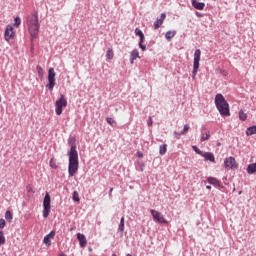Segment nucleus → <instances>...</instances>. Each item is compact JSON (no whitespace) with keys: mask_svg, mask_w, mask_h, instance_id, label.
<instances>
[{"mask_svg":"<svg viewBox=\"0 0 256 256\" xmlns=\"http://www.w3.org/2000/svg\"><path fill=\"white\" fill-rule=\"evenodd\" d=\"M69 157L68 174L69 177H75L79 171V153L77 152V145L73 144L67 153Z\"/></svg>","mask_w":256,"mask_h":256,"instance_id":"f257e3e1","label":"nucleus"},{"mask_svg":"<svg viewBox=\"0 0 256 256\" xmlns=\"http://www.w3.org/2000/svg\"><path fill=\"white\" fill-rule=\"evenodd\" d=\"M26 25L28 27L31 39H37L39 29L41 28V24L39 23V14L34 12L28 15L26 18Z\"/></svg>","mask_w":256,"mask_h":256,"instance_id":"f03ea898","label":"nucleus"},{"mask_svg":"<svg viewBox=\"0 0 256 256\" xmlns=\"http://www.w3.org/2000/svg\"><path fill=\"white\" fill-rule=\"evenodd\" d=\"M215 105L222 117H229L231 115L229 103L225 100V97H215Z\"/></svg>","mask_w":256,"mask_h":256,"instance_id":"7ed1b4c3","label":"nucleus"},{"mask_svg":"<svg viewBox=\"0 0 256 256\" xmlns=\"http://www.w3.org/2000/svg\"><path fill=\"white\" fill-rule=\"evenodd\" d=\"M49 213H51V195L49 192H46L43 200V217L47 219L49 217Z\"/></svg>","mask_w":256,"mask_h":256,"instance_id":"20e7f679","label":"nucleus"},{"mask_svg":"<svg viewBox=\"0 0 256 256\" xmlns=\"http://www.w3.org/2000/svg\"><path fill=\"white\" fill-rule=\"evenodd\" d=\"M200 61H201V50L196 49L194 52V63H193V70H192L193 79H195V75H197V71H199Z\"/></svg>","mask_w":256,"mask_h":256,"instance_id":"39448f33","label":"nucleus"},{"mask_svg":"<svg viewBox=\"0 0 256 256\" xmlns=\"http://www.w3.org/2000/svg\"><path fill=\"white\" fill-rule=\"evenodd\" d=\"M65 107H67V100L65 99V97H61L55 103L56 115H61V113H63V109H65Z\"/></svg>","mask_w":256,"mask_h":256,"instance_id":"423d86ee","label":"nucleus"},{"mask_svg":"<svg viewBox=\"0 0 256 256\" xmlns=\"http://www.w3.org/2000/svg\"><path fill=\"white\" fill-rule=\"evenodd\" d=\"M48 81L49 83L46 85V87L51 91L53 90V87H55V69L54 68H49L48 70Z\"/></svg>","mask_w":256,"mask_h":256,"instance_id":"0eeeda50","label":"nucleus"},{"mask_svg":"<svg viewBox=\"0 0 256 256\" xmlns=\"http://www.w3.org/2000/svg\"><path fill=\"white\" fill-rule=\"evenodd\" d=\"M150 213H151L154 221H157V223L167 224V220L165 219L163 214H161V212L152 209V210H150Z\"/></svg>","mask_w":256,"mask_h":256,"instance_id":"6e6552de","label":"nucleus"},{"mask_svg":"<svg viewBox=\"0 0 256 256\" xmlns=\"http://www.w3.org/2000/svg\"><path fill=\"white\" fill-rule=\"evenodd\" d=\"M224 166L226 169H237V162L233 157H228L224 160Z\"/></svg>","mask_w":256,"mask_h":256,"instance_id":"1a4fd4ad","label":"nucleus"},{"mask_svg":"<svg viewBox=\"0 0 256 256\" xmlns=\"http://www.w3.org/2000/svg\"><path fill=\"white\" fill-rule=\"evenodd\" d=\"M211 137V132L207 130L205 126L201 127V137L200 141L203 143L205 141H209V138Z\"/></svg>","mask_w":256,"mask_h":256,"instance_id":"9d476101","label":"nucleus"},{"mask_svg":"<svg viewBox=\"0 0 256 256\" xmlns=\"http://www.w3.org/2000/svg\"><path fill=\"white\" fill-rule=\"evenodd\" d=\"M13 35H15V32H13V25L8 24L6 26L5 32H4V37L6 41L11 40V37H13Z\"/></svg>","mask_w":256,"mask_h":256,"instance_id":"9b49d317","label":"nucleus"},{"mask_svg":"<svg viewBox=\"0 0 256 256\" xmlns=\"http://www.w3.org/2000/svg\"><path fill=\"white\" fill-rule=\"evenodd\" d=\"M55 235V230H52L48 235L44 237L43 243L46 245V247H51V240L55 237Z\"/></svg>","mask_w":256,"mask_h":256,"instance_id":"f8f14e48","label":"nucleus"},{"mask_svg":"<svg viewBox=\"0 0 256 256\" xmlns=\"http://www.w3.org/2000/svg\"><path fill=\"white\" fill-rule=\"evenodd\" d=\"M166 14L162 13L159 18H157L154 22V28L159 29L161 25H163V21H165Z\"/></svg>","mask_w":256,"mask_h":256,"instance_id":"ddd939ff","label":"nucleus"},{"mask_svg":"<svg viewBox=\"0 0 256 256\" xmlns=\"http://www.w3.org/2000/svg\"><path fill=\"white\" fill-rule=\"evenodd\" d=\"M192 7H194V9H197L198 11H203L205 9V3L197 2V0H194L192 2Z\"/></svg>","mask_w":256,"mask_h":256,"instance_id":"4468645a","label":"nucleus"},{"mask_svg":"<svg viewBox=\"0 0 256 256\" xmlns=\"http://www.w3.org/2000/svg\"><path fill=\"white\" fill-rule=\"evenodd\" d=\"M202 157H204L205 161H210V163H215V156L211 152L203 153Z\"/></svg>","mask_w":256,"mask_h":256,"instance_id":"2eb2a0df","label":"nucleus"},{"mask_svg":"<svg viewBox=\"0 0 256 256\" xmlns=\"http://www.w3.org/2000/svg\"><path fill=\"white\" fill-rule=\"evenodd\" d=\"M207 182L214 187H221V182H219L215 177H208Z\"/></svg>","mask_w":256,"mask_h":256,"instance_id":"dca6fc26","label":"nucleus"},{"mask_svg":"<svg viewBox=\"0 0 256 256\" xmlns=\"http://www.w3.org/2000/svg\"><path fill=\"white\" fill-rule=\"evenodd\" d=\"M77 239L80 243V247H85L87 245V238L81 233L77 234Z\"/></svg>","mask_w":256,"mask_h":256,"instance_id":"f3484780","label":"nucleus"},{"mask_svg":"<svg viewBox=\"0 0 256 256\" xmlns=\"http://www.w3.org/2000/svg\"><path fill=\"white\" fill-rule=\"evenodd\" d=\"M247 173H248L249 175H253V174L256 173V162L248 165V167H247Z\"/></svg>","mask_w":256,"mask_h":256,"instance_id":"a211bd4d","label":"nucleus"},{"mask_svg":"<svg viewBox=\"0 0 256 256\" xmlns=\"http://www.w3.org/2000/svg\"><path fill=\"white\" fill-rule=\"evenodd\" d=\"M246 135L247 137H250L251 135H256V125L248 127L246 129Z\"/></svg>","mask_w":256,"mask_h":256,"instance_id":"6ab92c4d","label":"nucleus"},{"mask_svg":"<svg viewBox=\"0 0 256 256\" xmlns=\"http://www.w3.org/2000/svg\"><path fill=\"white\" fill-rule=\"evenodd\" d=\"M139 57V51L137 49H134L130 54V63H133L135 59H138Z\"/></svg>","mask_w":256,"mask_h":256,"instance_id":"aec40b11","label":"nucleus"},{"mask_svg":"<svg viewBox=\"0 0 256 256\" xmlns=\"http://www.w3.org/2000/svg\"><path fill=\"white\" fill-rule=\"evenodd\" d=\"M139 48L141 49V51H146L147 50V46L143 44V41H145V34L142 36H139Z\"/></svg>","mask_w":256,"mask_h":256,"instance_id":"412c9836","label":"nucleus"},{"mask_svg":"<svg viewBox=\"0 0 256 256\" xmlns=\"http://www.w3.org/2000/svg\"><path fill=\"white\" fill-rule=\"evenodd\" d=\"M175 35H177V31H167L165 34V38L167 39V41H171L172 38L175 37Z\"/></svg>","mask_w":256,"mask_h":256,"instance_id":"4be33fe9","label":"nucleus"},{"mask_svg":"<svg viewBox=\"0 0 256 256\" xmlns=\"http://www.w3.org/2000/svg\"><path fill=\"white\" fill-rule=\"evenodd\" d=\"M5 219L6 221H8V223H11V221H13V214L11 213V211L7 210L5 212Z\"/></svg>","mask_w":256,"mask_h":256,"instance_id":"5701e85b","label":"nucleus"},{"mask_svg":"<svg viewBox=\"0 0 256 256\" xmlns=\"http://www.w3.org/2000/svg\"><path fill=\"white\" fill-rule=\"evenodd\" d=\"M239 119L240 121H247V113H245L243 110L239 111Z\"/></svg>","mask_w":256,"mask_h":256,"instance_id":"b1692460","label":"nucleus"},{"mask_svg":"<svg viewBox=\"0 0 256 256\" xmlns=\"http://www.w3.org/2000/svg\"><path fill=\"white\" fill-rule=\"evenodd\" d=\"M167 153V144L160 145L159 147V154L160 155H165Z\"/></svg>","mask_w":256,"mask_h":256,"instance_id":"393cba45","label":"nucleus"},{"mask_svg":"<svg viewBox=\"0 0 256 256\" xmlns=\"http://www.w3.org/2000/svg\"><path fill=\"white\" fill-rule=\"evenodd\" d=\"M72 199L73 201H75L76 203H79L81 201V198H79V192L74 191L73 195H72Z\"/></svg>","mask_w":256,"mask_h":256,"instance_id":"a878e982","label":"nucleus"},{"mask_svg":"<svg viewBox=\"0 0 256 256\" xmlns=\"http://www.w3.org/2000/svg\"><path fill=\"white\" fill-rule=\"evenodd\" d=\"M192 149L197 155H200L201 157L203 156V151H201L197 146H192Z\"/></svg>","mask_w":256,"mask_h":256,"instance_id":"bb28decb","label":"nucleus"},{"mask_svg":"<svg viewBox=\"0 0 256 256\" xmlns=\"http://www.w3.org/2000/svg\"><path fill=\"white\" fill-rule=\"evenodd\" d=\"M107 59H113V49L109 48L106 53Z\"/></svg>","mask_w":256,"mask_h":256,"instance_id":"cd10ccee","label":"nucleus"},{"mask_svg":"<svg viewBox=\"0 0 256 256\" xmlns=\"http://www.w3.org/2000/svg\"><path fill=\"white\" fill-rule=\"evenodd\" d=\"M189 129H190L189 125L185 124L183 131L180 132V135H185L187 131H189Z\"/></svg>","mask_w":256,"mask_h":256,"instance_id":"c85d7f7f","label":"nucleus"},{"mask_svg":"<svg viewBox=\"0 0 256 256\" xmlns=\"http://www.w3.org/2000/svg\"><path fill=\"white\" fill-rule=\"evenodd\" d=\"M135 35H137L138 37H142L144 34H143V31H141V29L139 28H136L135 31H134Z\"/></svg>","mask_w":256,"mask_h":256,"instance_id":"c756f323","label":"nucleus"},{"mask_svg":"<svg viewBox=\"0 0 256 256\" xmlns=\"http://www.w3.org/2000/svg\"><path fill=\"white\" fill-rule=\"evenodd\" d=\"M14 23H15L16 27H19V25H21V18L20 17H16L14 19Z\"/></svg>","mask_w":256,"mask_h":256,"instance_id":"7c9ffc66","label":"nucleus"},{"mask_svg":"<svg viewBox=\"0 0 256 256\" xmlns=\"http://www.w3.org/2000/svg\"><path fill=\"white\" fill-rule=\"evenodd\" d=\"M106 121L109 125H111L113 127V125H115V120L113 118H106Z\"/></svg>","mask_w":256,"mask_h":256,"instance_id":"2f4dec72","label":"nucleus"},{"mask_svg":"<svg viewBox=\"0 0 256 256\" xmlns=\"http://www.w3.org/2000/svg\"><path fill=\"white\" fill-rule=\"evenodd\" d=\"M50 167H52V169H57V164L55 163V160H50Z\"/></svg>","mask_w":256,"mask_h":256,"instance_id":"473e14b6","label":"nucleus"},{"mask_svg":"<svg viewBox=\"0 0 256 256\" xmlns=\"http://www.w3.org/2000/svg\"><path fill=\"white\" fill-rule=\"evenodd\" d=\"M5 225H6L5 219H0V229H5Z\"/></svg>","mask_w":256,"mask_h":256,"instance_id":"72a5a7b5","label":"nucleus"},{"mask_svg":"<svg viewBox=\"0 0 256 256\" xmlns=\"http://www.w3.org/2000/svg\"><path fill=\"white\" fill-rule=\"evenodd\" d=\"M118 231H120V233H123V231H125V224H119Z\"/></svg>","mask_w":256,"mask_h":256,"instance_id":"f704fd0d","label":"nucleus"},{"mask_svg":"<svg viewBox=\"0 0 256 256\" xmlns=\"http://www.w3.org/2000/svg\"><path fill=\"white\" fill-rule=\"evenodd\" d=\"M181 135H183V134H181V132L174 131V137L176 139H180Z\"/></svg>","mask_w":256,"mask_h":256,"instance_id":"c9c22d12","label":"nucleus"},{"mask_svg":"<svg viewBox=\"0 0 256 256\" xmlns=\"http://www.w3.org/2000/svg\"><path fill=\"white\" fill-rule=\"evenodd\" d=\"M6 239L5 237L0 236V245H5Z\"/></svg>","mask_w":256,"mask_h":256,"instance_id":"e433bc0d","label":"nucleus"},{"mask_svg":"<svg viewBox=\"0 0 256 256\" xmlns=\"http://www.w3.org/2000/svg\"><path fill=\"white\" fill-rule=\"evenodd\" d=\"M36 69H37L39 75H41V73H43V68H41V66H37Z\"/></svg>","mask_w":256,"mask_h":256,"instance_id":"4c0bfd02","label":"nucleus"},{"mask_svg":"<svg viewBox=\"0 0 256 256\" xmlns=\"http://www.w3.org/2000/svg\"><path fill=\"white\" fill-rule=\"evenodd\" d=\"M147 123H148V127H151V125H153V119L149 117Z\"/></svg>","mask_w":256,"mask_h":256,"instance_id":"58836bf2","label":"nucleus"},{"mask_svg":"<svg viewBox=\"0 0 256 256\" xmlns=\"http://www.w3.org/2000/svg\"><path fill=\"white\" fill-rule=\"evenodd\" d=\"M120 224L125 225V217H122V218L120 219Z\"/></svg>","mask_w":256,"mask_h":256,"instance_id":"ea45409f","label":"nucleus"},{"mask_svg":"<svg viewBox=\"0 0 256 256\" xmlns=\"http://www.w3.org/2000/svg\"><path fill=\"white\" fill-rule=\"evenodd\" d=\"M137 157H139V159L143 158V153L137 152Z\"/></svg>","mask_w":256,"mask_h":256,"instance_id":"a19ab883","label":"nucleus"},{"mask_svg":"<svg viewBox=\"0 0 256 256\" xmlns=\"http://www.w3.org/2000/svg\"><path fill=\"white\" fill-rule=\"evenodd\" d=\"M0 237H5L3 230H0Z\"/></svg>","mask_w":256,"mask_h":256,"instance_id":"79ce46f5","label":"nucleus"},{"mask_svg":"<svg viewBox=\"0 0 256 256\" xmlns=\"http://www.w3.org/2000/svg\"><path fill=\"white\" fill-rule=\"evenodd\" d=\"M206 189H208V190L210 191L211 185H207V186H206Z\"/></svg>","mask_w":256,"mask_h":256,"instance_id":"37998d69","label":"nucleus"},{"mask_svg":"<svg viewBox=\"0 0 256 256\" xmlns=\"http://www.w3.org/2000/svg\"><path fill=\"white\" fill-rule=\"evenodd\" d=\"M59 256H67V254L62 252V253L59 254Z\"/></svg>","mask_w":256,"mask_h":256,"instance_id":"c03bdc74","label":"nucleus"},{"mask_svg":"<svg viewBox=\"0 0 256 256\" xmlns=\"http://www.w3.org/2000/svg\"><path fill=\"white\" fill-rule=\"evenodd\" d=\"M111 193H113V188L109 190V195H111Z\"/></svg>","mask_w":256,"mask_h":256,"instance_id":"a18cd8bd","label":"nucleus"},{"mask_svg":"<svg viewBox=\"0 0 256 256\" xmlns=\"http://www.w3.org/2000/svg\"><path fill=\"white\" fill-rule=\"evenodd\" d=\"M216 97H223L222 94H216Z\"/></svg>","mask_w":256,"mask_h":256,"instance_id":"49530a36","label":"nucleus"},{"mask_svg":"<svg viewBox=\"0 0 256 256\" xmlns=\"http://www.w3.org/2000/svg\"><path fill=\"white\" fill-rule=\"evenodd\" d=\"M126 256H133V255H131V254H126Z\"/></svg>","mask_w":256,"mask_h":256,"instance_id":"de8ad7c7","label":"nucleus"},{"mask_svg":"<svg viewBox=\"0 0 256 256\" xmlns=\"http://www.w3.org/2000/svg\"><path fill=\"white\" fill-rule=\"evenodd\" d=\"M196 15H198V17H199V12H196Z\"/></svg>","mask_w":256,"mask_h":256,"instance_id":"09e8293b","label":"nucleus"},{"mask_svg":"<svg viewBox=\"0 0 256 256\" xmlns=\"http://www.w3.org/2000/svg\"><path fill=\"white\" fill-rule=\"evenodd\" d=\"M140 171H143V167L140 168Z\"/></svg>","mask_w":256,"mask_h":256,"instance_id":"8fccbe9b","label":"nucleus"},{"mask_svg":"<svg viewBox=\"0 0 256 256\" xmlns=\"http://www.w3.org/2000/svg\"><path fill=\"white\" fill-rule=\"evenodd\" d=\"M112 256H117L116 254H112Z\"/></svg>","mask_w":256,"mask_h":256,"instance_id":"3c124183","label":"nucleus"},{"mask_svg":"<svg viewBox=\"0 0 256 256\" xmlns=\"http://www.w3.org/2000/svg\"><path fill=\"white\" fill-rule=\"evenodd\" d=\"M194 0H191V3H193Z\"/></svg>","mask_w":256,"mask_h":256,"instance_id":"603ef678","label":"nucleus"}]
</instances>
